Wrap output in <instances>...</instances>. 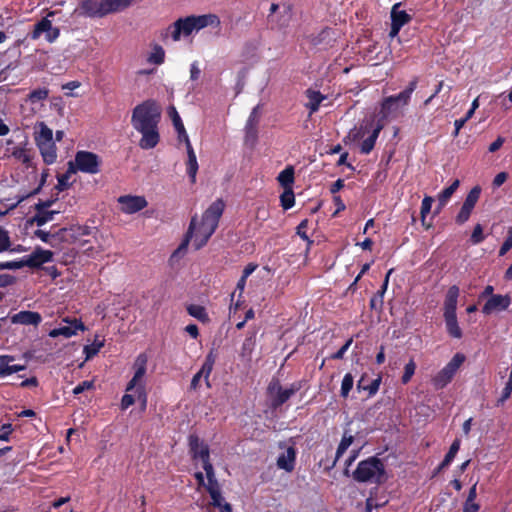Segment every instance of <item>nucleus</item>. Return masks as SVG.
<instances>
[{
    "instance_id": "f257e3e1",
    "label": "nucleus",
    "mask_w": 512,
    "mask_h": 512,
    "mask_svg": "<svg viewBox=\"0 0 512 512\" xmlns=\"http://www.w3.org/2000/svg\"><path fill=\"white\" fill-rule=\"evenodd\" d=\"M190 450L193 458L202 463V467L206 474V479L202 472H197L195 477L200 486L205 487L211 497V504L218 507L221 512H231L230 504L226 503L221 495L219 483L215 477L214 468L209 460V448L200 441L197 436L189 438Z\"/></svg>"
},
{
    "instance_id": "f03ea898",
    "label": "nucleus",
    "mask_w": 512,
    "mask_h": 512,
    "mask_svg": "<svg viewBox=\"0 0 512 512\" xmlns=\"http://www.w3.org/2000/svg\"><path fill=\"white\" fill-rule=\"evenodd\" d=\"M160 118L161 107L154 100H146L133 109L131 124L142 135L139 142L142 149H152L158 144Z\"/></svg>"
},
{
    "instance_id": "7ed1b4c3",
    "label": "nucleus",
    "mask_w": 512,
    "mask_h": 512,
    "mask_svg": "<svg viewBox=\"0 0 512 512\" xmlns=\"http://www.w3.org/2000/svg\"><path fill=\"white\" fill-rule=\"evenodd\" d=\"M224 208L225 202L222 199H216L204 211L199 222L196 217H193L189 226L186 241L182 246H186L187 241H191L195 249L203 247L215 232Z\"/></svg>"
},
{
    "instance_id": "20e7f679",
    "label": "nucleus",
    "mask_w": 512,
    "mask_h": 512,
    "mask_svg": "<svg viewBox=\"0 0 512 512\" xmlns=\"http://www.w3.org/2000/svg\"><path fill=\"white\" fill-rule=\"evenodd\" d=\"M221 24L216 14L191 15L179 18L167 28V35L177 42L183 37H189L206 27L218 28Z\"/></svg>"
},
{
    "instance_id": "39448f33",
    "label": "nucleus",
    "mask_w": 512,
    "mask_h": 512,
    "mask_svg": "<svg viewBox=\"0 0 512 512\" xmlns=\"http://www.w3.org/2000/svg\"><path fill=\"white\" fill-rule=\"evenodd\" d=\"M33 138L45 164H54L57 160V147L53 140V130L44 122L34 126Z\"/></svg>"
},
{
    "instance_id": "423d86ee",
    "label": "nucleus",
    "mask_w": 512,
    "mask_h": 512,
    "mask_svg": "<svg viewBox=\"0 0 512 512\" xmlns=\"http://www.w3.org/2000/svg\"><path fill=\"white\" fill-rule=\"evenodd\" d=\"M147 361L145 354H139L137 356L133 365L134 375L126 387L127 392L135 393L137 400L141 403L142 410H145L147 406V393L145 389Z\"/></svg>"
},
{
    "instance_id": "0eeeda50",
    "label": "nucleus",
    "mask_w": 512,
    "mask_h": 512,
    "mask_svg": "<svg viewBox=\"0 0 512 512\" xmlns=\"http://www.w3.org/2000/svg\"><path fill=\"white\" fill-rule=\"evenodd\" d=\"M383 127L384 125L380 122L375 127H373L371 122H365L358 128L352 129L348 138L353 142H357L365 138L360 145V150L363 154H368L374 148L375 142Z\"/></svg>"
},
{
    "instance_id": "6e6552de",
    "label": "nucleus",
    "mask_w": 512,
    "mask_h": 512,
    "mask_svg": "<svg viewBox=\"0 0 512 512\" xmlns=\"http://www.w3.org/2000/svg\"><path fill=\"white\" fill-rule=\"evenodd\" d=\"M353 478L358 482L380 483L384 478V465L380 459L370 457L358 464Z\"/></svg>"
},
{
    "instance_id": "1a4fd4ad",
    "label": "nucleus",
    "mask_w": 512,
    "mask_h": 512,
    "mask_svg": "<svg viewBox=\"0 0 512 512\" xmlns=\"http://www.w3.org/2000/svg\"><path fill=\"white\" fill-rule=\"evenodd\" d=\"M101 160L98 155L89 151H78L74 161L69 162V171H80L88 174H97L100 171Z\"/></svg>"
},
{
    "instance_id": "9d476101",
    "label": "nucleus",
    "mask_w": 512,
    "mask_h": 512,
    "mask_svg": "<svg viewBox=\"0 0 512 512\" xmlns=\"http://www.w3.org/2000/svg\"><path fill=\"white\" fill-rule=\"evenodd\" d=\"M465 361V356L456 353L453 358L433 377L432 383L436 389H442L448 385L454 375Z\"/></svg>"
},
{
    "instance_id": "9b49d317",
    "label": "nucleus",
    "mask_w": 512,
    "mask_h": 512,
    "mask_svg": "<svg viewBox=\"0 0 512 512\" xmlns=\"http://www.w3.org/2000/svg\"><path fill=\"white\" fill-rule=\"evenodd\" d=\"M62 323L59 327L52 329L49 332V337L57 338L63 336L64 338H70L77 335L78 331H85L86 327L83 322L76 318L65 317L62 319Z\"/></svg>"
},
{
    "instance_id": "f8f14e48",
    "label": "nucleus",
    "mask_w": 512,
    "mask_h": 512,
    "mask_svg": "<svg viewBox=\"0 0 512 512\" xmlns=\"http://www.w3.org/2000/svg\"><path fill=\"white\" fill-rule=\"evenodd\" d=\"M59 34V29L54 27L48 18H43L35 24L31 38L35 40L44 36L46 41L52 43L59 37Z\"/></svg>"
},
{
    "instance_id": "ddd939ff",
    "label": "nucleus",
    "mask_w": 512,
    "mask_h": 512,
    "mask_svg": "<svg viewBox=\"0 0 512 512\" xmlns=\"http://www.w3.org/2000/svg\"><path fill=\"white\" fill-rule=\"evenodd\" d=\"M4 157H13L17 161L29 166L31 163L30 151L26 148V144L15 145L10 139L6 140L3 149Z\"/></svg>"
},
{
    "instance_id": "4468645a",
    "label": "nucleus",
    "mask_w": 512,
    "mask_h": 512,
    "mask_svg": "<svg viewBox=\"0 0 512 512\" xmlns=\"http://www.w3.org/2000/svg\"><path fill=\"white\" fill-rule=\"evenodd\" d=\"M120 209L125 214H134L147 207L148 202L143 196L124 195L118 198Z\"/></svg>"
},
{
    "instance_id": "2eb2a0df",
    "label": "nucleus",
    "mask_w": 512,
    "mask_h": 512,
    "mask_svg": "<svg viewBox=\"0 0 512 512\" xmlns=\"http://www.w3.org/2000/svg\"><path fill=\"white\" fill-rule=\"evenodd\" d=\"M481 193V188L479 186L473 187L470 192L468 193L457 217L456 222L459 224L465 223L470 215L472 210L474 209Z\"/></svg>"
},
{
    "instance_id": "dca6fc26",
    "label": "nucleus",
    "mask_w": 512,
    "mask_h": 512,
    "mask_svg": "<svg viewBox=\"0 0 512 512\" xmlns=\"http://www.w3.org/2000/svg\"><path fill=\"white\" fill-rule=\"evenodd\" d=\"M401 4L396 3L391 9V30L389 36L395 38L400 29L411 21V16L404 10H401Z\"/></svg>"
},
{
    "instance_id": "f3484780",
    "label": "nucleus",
    "mask_w": 512,
    "mask_h": 512,
    "mask_svg": "<svg viewBox=\"0 0 512 512\" xmlns=\"http://www.w3.org/2000/svg\"><path fill=\"white\" fill-rule=\"evenodd\" d=\"M297 390L298 387L295 385L283 389L277 382L271 383L268 388L272 404L275 407L285 403Z\"/></svg>"
},
{
    "instance_id": "a211bd4d",
    "label": "nucleus",
    "mask_w": 512,
    "mask_h": 512,
    "mask_svg": "<svg viewBox=\"0 0 512 512\" xmlns=\"http://www.w3.org/2000/svg\"><path fill=\"white\" fill-rule=\"evenodd\" d=\"M75 12L87 17H103L106 15L103 0H83Z\"/></svg>"
},
{
    "instance_id": "6ab92c4d",
    "label": "nucleus",
    "mask_w": 512,
    "mask_h": 512,
    "mask_svg": "<svg viewBox=\"0 0 512 512\" xmlns=\"http://www.w3.org/2000/svg\"><path fill=\"white\" fill-rule=\"evenodd\" d=\"M511 304V298L509 295H492L488 298L485 305L482 308V312L486 315L494 312L506 310Z\"/></svg>"
},
{
    "instance_id": "aec40b11",
    "label": "nucleus",
    "mask_w": 512,
    "mask_h": 512,
    "mask_svg": "<svg viewBox=\"0 0 512 512\" xmlns=\"http://www.w3.org/2000/svg\"><path fill=\"white\" fill-rule=\"evenodd\" d=\"M268 17L271 22L277 23L280 27H285L291 19V9L288 5L272 4Z\"/></svg>"
},
{
    "instance_id": "412c9836",
    "label": "nucleus",
    "mask_w": 512,
    "mask_h": 512,
    "mask_svg": "<svg viewBox=\"0 0 512 512\" xmlns=\"http://www.w3.org/2000/svg\"><path fill=\"white\" fill-rule=\"evenodd\" d=\"M52 257L53 253L51 251L37 248L31 254L24 256L22 259L24 267H39L44 263L50 262Z\"/></svg>"
},
{
    "instance_id": "4be33fe9",
    "label": "nucleus",
    "mask_w": 512,
    "mask_h": 512,
    "mask_svg": "<svg viewBox=\"0 0 512 512\" xmlns=\"http://www.w3.org/2000/svg\"><path fill=\"white\" fill-rule=\"evenodd\" d=\"M42 318L38 312L21 311L11 317L13 324L34 325L40 324Z\"/></svg>"
},
{
    "instance_id": "5701e85b",
    "label": "nucleus",
    "mask_w": 512,
    "mask_h": 512,
    "mask_svg": "<svg viewBox=\"0 0 512 512\" xmlns=\"http://www.w3.org/2000/svg\"><path fill=\"white\" fill-rule=\"evenodd\" d=\"M14 360L15 358L10 355L0 356V377H6L25 369L24 365L12 364Z\"/></svg>"
},
{
    "instance_id": "b1692460",
    "label": "nucleus",
    "mask_w": 512,
    "mask_h": 512,
    "mask_svg": "<svg viewBox=\"0 0 512 512\" xmlns=\"http://www.w3.org/2000/svg\"><path fill=\"white\" fill-rule=\"evenodd\" d=\"M296 451L293 447H288L278 456L277 466L286 472H291L295 466Z\"/></svg>"
},
{
    "instance_id": "393cba45",
    "label": "nucleus",
    "mask_w": 512,
    "mask_h": 512,
    "mask_svg": "<svg viewBox=\"0 0 512 512\" xmlns=\"http://www.w3.org/2000/svg\"><path fill=\"white\" fill-rule=\"evenodd\" d=\"M458 296L459 288L457 286L450 287L444 303V315H456Z\"/></svg>"
},
{
    "instance_id": "a878e982",
    "label": "nucleus",
    "mask_w": 512,
    "mask_h": 512,
    "mask_svg": "<svg viewBox=\"0 0 512 512\" xmlns=\"http://www.w3.org/2000/svg\"><path fill=\"white\" fill-rule=\"evenodd\" d=\"M49 206L48 203L39 204L37 206V214L34 218V221L38 226H42L45 223L52 221L54 218V215L57 213L54 210H47L46 208Z\"/></svg>"
},
{
    "instance_id": "bb28decb",
    "label": "nucleus",
    "mask_w": 512,
    "mask_h": 512,
    "mask_svg": "<svg viewBox=\"0 0 512 512\" xmlns=\"http://www.w3.org/2000/svg\"><path fill=\"white\" fill-rule=\"evenodd\" d=\"M479 108V97L475 98L471 104V108L467 111L466 115L461 118V119H457L455 120L454 122V132H453V135L456 137L458 136L461 128L465 125V123L471 119L475 113V111Z\"/></svg>"
},
{
    "instance_id": "cd10ccee",
    "label": "nucleus",
    "mask_w": 512,
    "mask_h": 512,
    "mask_svg": "<svg viewBox=\"0 0 512 512\" xmlns=\"http://www.w3.org/2000/svg\"><path fill=\"white\" fill-rule=\"evenodd\" d=\"M106 15L120 12L132 3V0H103Z\"/></svg>"
},
{
    "instance_id": "c85d7f7f",
    "label": "nucleus",
    "mask_w": 512,
    "mask_h": 512,
    "mask_svg": "<svg viewBox=\"0 0 512 512\" xmlns=\"http://www.w3.org/2000/svg\"><path fill=\"white\" fill-rule=\"evenodd\" d=\"M308 102L306 104V107L310 110V114L315 113L320 103L325 99V96H323L319 91L316 90H307L306 92Z\"/></svg>"
},
{
    "instance_id": "c756f323",
    "label": "nucleus",
    "mask_w": 512,
    "mask_h": 512,
    "mask_svg": "<svg viewBox=\"0 0 512 512\" xmlns=\"http://www.w3.org/2000/svg\"><path fill=\"white\" fill-rule=\"evenodd\" d=\"M187 174L189 175L191 182L194 183L196 180V174L198 171V162L196 158V154L192 147H189L187 151Z\"/></svg>"
},
{
    "instance_id": "7c9ffc66",
    "label": "nucleus",
    "mask_w": 512,
    "mask_h": 512,
    "mask_svg": "<svg viewBox=\"0 0 512 512\" xmlns=\"http://www.w3.org/2000/svg\"><path fill=\"white\" fill-rule=\"evenodd\" d=\"M447 331L454 338H461L462 331L458 325L456 315H444Z\"/></svg>"
},
{
    "instance_id": "2f4dec72",
    "label": "nucleus",
    "mask_w": 512,
    "mask_h": 512,
    "mask_svg": "<svg viewBox=\"0 0 512 512\" xmlns=\"http://www.w3.org/2000/svg\"><path fill=\"white\" fill-rule=\"evenodd\" d=\"M460 185V182L459 180H454L453 183L447 187L446 189H444L439 195H438V205H439V209H441L442 207H444L448 201L450 200L451 196L453 195V193L457 190V188L459 187Z\"/></svg>"
},
{
    "instance_id": "473e14b6",
    "label": "nucleus",
    "mask_w": 512,
    "mask_h": 512,
    "mask_svg": "<svg viewBox=\"0 0 512 512\" xmlns=\"http://www.w3.org/2000/svg\"><path fill=\"white\" fill-rule=\"evenodd\" d=\"M215 360H216V356L215 354L211 351L207 356H206V359L201 367V369L199 370V373L203 376V378L205 379L206 383H207V386H210L209 384V376L212 372V369H213V366H214V363H215Z\"/></svg>"
},
{
    "instance_id": "72a5a7b5",
    "label": "nucleus",
    "mask_w": 512,
    "mask_h": 512,
    "mask_svg": "<svg viewBox=\"0 0 512 512\" xmlns=\"http://www.w3.org/2000/svg\"><path fill=\"white\" fill-rule=\"evenodd\" d=\"M279 183L285 188H292L294 182V169L292 166L285 168L277 177Z\"/></svg>"
},
{
    "instance_id": "f704fd0d",
    "label": "nucleus",
    "mask_w": 512,
    "mask_h": 512,
    "mask_svg": "<svg viewBox=\"0 0 512 512\" xmlns=\"http://www.w3.org/2000/svg\"><path fill=\"white\" fill-rule=\"evenodd\" d=\"M187 312L189 313L190 316L196 318L197 320L203 323L209 321L206 309L201 305L191 304L187 307Z\"/></svg>"
},
{
    "instance_id": "c9c22d12",
    "label": "nucleus",
    "mask_w": 512,
    "mask_h": 512,
    "mask_svg": "<svg viewBox=\"0 0 512 512\" xmlns=\"http://www.w3.org/2000/svg\"><path fill=\"white\" fill-rule=\"evenodd\" d=\"M164 59H165V51L159 45H155L153 47L152 51L150 52V54L147 58L149 63L156 64V65L162 64L164 62Z\"/></svg>"
},
{
    "instance_id": "e433bc0d",
    "label": "nucleus",
    "mask_w": 512,
    "mask_h": 512,
    "mask_svg": "<svg viewBox=\"0 0 512 512\" xmlns=\"http://www.w3.org/2000/svg\"><path fill=\"white\" fill-rule=\"evenodd\" d=\"M409 100L410 96L405 91H402L396 96H390L385 99V109L389 107L392 101H394L400 108L401 106L407 105Z\"/></svg>"
},
{
    "instance_id": "4c0bfd02",
    "label": "nucleus",
    "mask_w": 512,
    "mask_h": 512,
    "mask_svg": "<svg viewBox=\"0 0 512 512\" xmlns=\"http://www.w3.org/2000/svg\"><path fill=\"white\" fill-rule=\"evenodd\" d=\"M353 442V436L350 434L344 433L341 442L337 448L336 451V459L335 461L339 460V458L346 452V450L351 446Z\"/></svg>"
},
{
    "instance_id": "58836bf2",
    "label": "nucleus",
    "mask_w": 512,
    "mask_h": 512,
    "mask_svg": "<svg viewBox=\"0 0 512 512\" xmlns=\"http://www.w3.org/2000/svg\"><path fill=\"white\" fill-rule=\"evenodd\" d=\"M434 202V199L431 196H425L422 200L421 204V221L422 225L426 226V228H429L430 225H426L425 219L426 216L430 213L432 204Z\"/></svg>"
},
{
    "instance_id": "ea45409f",
    "label": "nucleus",
    "mask_w": 512,
    "mask_h": 512,
    "mask_svg": "<svg viewBox=\"0 0 512 512\" xmlns=\"http://www.w3.org/2000/svg\"><path fill=\"white\" fill-rule=\"evenodd\" d=\"M380 383H381V378L378 377L376 379H374L371 384H369L368 386L364 385V377H362L359 381H358V385H357V388L359 390H367L369 392V395H374L377 393V391L379 390V386H380Z\"/></svg>"
},
{
    "instance_id": "a19ab883",
    "label": "nucleus",
    "mask_w": 512,
    "mask_h": 512,
    "mask_svg": "<svg viewBox=\"0 0 512 512\" xmlns=\"http://www.w3.org/2000/svg\"><path fill=\"white\" fill-rule=\"evenodd\" d=\"M460 449V441L458 439H456L452 445L450 446V449L448 451V453L446 454L443 462L441 463V468H444L446 466H448L452 461L453 459L455 458L456 454L458 453Z\"/></svg>"
},
{
    "instance_id": "79ce46f5",
    "label": "nucleus",
    "mask_w": 512,
    "mask_h": 512,
    "mask_svg": "<svg viewBox=\"0 0 512 512\" xmlns=\"http://www.w3.org/2000/svg\"><path fill=\"white\" fill-rule=\"evenodd\" d=\"M282 207L287 210L293 207L295 203L294 193L292 188L285 189L280 197Z\"/></svg>"
},
{
    "instance_id": "37998d69",
    "label": "nucleus",
    "mask_w": 512,
    "mask_h": 512,
    "mask_svg": "<svg viewBox=\"0 0 512 512\" xmlns=\"http://www.w3.org/2000/svg\"><path fill=\"white\" fill-rule=\"evenodd\" d=\"M103 346L104 342L97 339H95V341L92 344L84 346L83 351L86 355V360L95 356Z\"/></svg>"
},
{
    "instance_id": "c03bdc74",
    "label": "nucleus",
    "mask_w": 512,
    "mask_h": 512,
    "mask_svg": "<svg viewBox=\"0 0 512 512\" xmlns=\"http://www.w3.org/2000/svg\"><path fill=\"white\" fill-rule=\"evenodd\" d=\"M49 95V90L47 88H39L34 91H32L27 98V101L31 102L32 104L45 100Z\"/></svg>"
},
{
    "instance_id": "a18cd8bd",
    "label": "nucleus",
    "mask_w": 512,
    "mask_h": 512,
    "mask_svg": "<svg viewBox=\"0 0 512 512\" xmlns=\"http://www.w3.org/2000/svg\"><path fill=\"white\" fill-rule=\"evenodd\" d=\"M354 385V378L352 374L347 373L342 380L341 383V396L346 398L349 395V392L353 388Z\"/></svg>"
},
{
    "instance_id": "49530a36",
    "label": "nucleus",
    "mask_w": 512,
    "mask_h": 512,
    "mask_svg": "<svg viewBox=\"0 0 512 512\" xmlns=\"http://www.w3.org/2000/svg\"><path fill=\"white\" fill-rule=\"evenodd\" d=\"M415 370L416 363L414 362L413 359H410V361L404 366V373L401 378L403 384H407L411 380L412 376L415 373Z\"/></svg>"
},
{
    "instance_id": "de8ad7c7",
    "label": "nucleus",
    "mask_w": 512,
    "mask_h": 512,
    "mask_svg": "<svg viewBox=\"0 0 512 512\" xmlns=\"http://www.w3.org/2000/svg\"><path fill=\"white\" fill-rule=\"evenodd\" d=\"M260 115H261L260 106L257 105L252 109V111L247 119L245 127L257 128V125H258L259 119H260Z\"/></svg>"
},
{
    "instance_id": "09e8293b",
    "label": "nucleus",
    "mask_w": 512,
    "mask_h": 512,
    "mask_svg": "<svg viewBox=\"0 0 512 512\" xmlns=\"http://www.w3.org/2000/svg\"><path fill=\"white\" fill-rule=\"evenodd\" d=\"M399 109V106L392 101L387 109H385V100L381 105L380 116L382 120H385L394 115Z\"/></svg>"
},
{
    "instance_id": "8fccbe9b",
    "label": "nucleus",
    "mask_w": 512,
    "mask_h": 512,
    "mask_svg": "<svg viewBox=\"0 0 512 512\" xmlns=\"http://www.w3.org/2000/svg\"><path fill=\"white\" fill-rule=\"evenodd\" d=\"M168 115L173 122L175 130H183V127H184L183 122L174 106H171L168 108Z\"/></svg>"
},
{
    "instance_id": "3c124183",
    "label": "nucleus",
    "mask_w": 512,
    "mask_h": 512,
    "mask_svg": "<svg viewBox=\"0 0 512 512\" xmlns=\"http://www.w3.org/2000/svg\"><path fill=\"white\" fill-rule=\"evenodd\" d=\"M332 31L330 29H324L322 30L318 36H312L311 37V42L314 44V45H318V44H322L324 42H329L330 38H331V35H332Z\"/></svg>"
},
{
    "instance_id": "603ef678",
    "label": "nucleus",
    "mask_w": 512,
    "mask_h": 512,
    "mask_svg": "<svg viewBox=\"0 0 512 512\" xmlns=\"http://www.w3.org/2000/svg\"><path fill=\"white\" fill-rule=\"evenodd\" d=\"M10 249V237L7 230L0 227V253Z\"/></svg>"
},
{
    "instance_id": "864d4df0",
    "label": "nucleus",
    "mask_w": 512,
    "mask_h": 512,
    "mask_svg": "<svg viewBox=\"0 0 512 512\" xmlns=\"http://www.w3.org/2000/svg\"><path fill=\"white\" fill-rule=\"evenodd\" d=\"M470 240L473 244H479L484 240L483 228L480 224L474 227Z\"/></svg>"
},
{
    "instance_id": "5fc2aeb1",
    "label": "nucleus",
    "mask_w": 512,
    "mask_h": 512,
    "mask_svg": "<svg viewBox=\"0 0 512 512\" xmlns=\"http://www.w3.org/2000/svg\"><path fill=\"white\" fill-rule=\"evenodd\" d=\"M512 393V383L507 381L505 387L502 390L500 398L497 400V405L501 406L505 403V401L510 397Z\"/></svg>"
},
{
    "instance_id": "6e6d98bb",
    "label": "nucleus",
    "mask_w": 512,
    "mask_h": 512,
    "mask_svg": "<svg viewBox=\"0 0 512 512\" xmlns=\"http://www.w3.org/2000/svg\"><path fill=\"white\" fill-rule=\"evenodd\" d=\"M23 267H24L23 259L18 260V261H7V262L0 263V270H5V269L16 270V269H20Z\"/></svg>"
},
{
    "instance_id": "4d7b16f0",
    "label": "nucleus",
    "mask_w": 512,
    "mask_h": 512,
    "mask_svg": "<svg viewBox=\"0 0 512 512\" xmlns=\"http://www.w3.org/2000/svg\"><path fill=\"white\" fill-rule=\"evenodd\" d=\"M94 387V382L93 381H83L81 382L80 384H78L74 389H73V394L74 395H78V394H81L82 392L86 391V390H90Z\"/></svg>"
},
{
    "instance_id": "13d9d810",
    "label": "nucleus",
    "mask_w": 512,
    "mask_h": 512,
    "mask_svg": "<svg viewBox=\"0 0 512 512\" xmlns=\"http://www.w3.org/2000/svg\"><path fill=\"white\" fill-rule=\"evenodd\" d=\"M254 344L255 341L253 336L246 338L242 346L243 355H250L253 350Z\"/></svg>"
},
{
    "instance_id": "bf43d9fd",
    "label": "nucleus",
    "mask_w": 512,
    "mask_h": 512,
    "mask_svg": "<svg viewBox=\"0 0 512 512\" xmlns=\"http://www.w3.org/2000/svg\"><path fill=\"white\" fill-rule=\"evenodd\" d=\"M201 69L199 67V63L194 61L190 65V80L196 81L200 77Z\"/></svg>"
},
{
    "instance_id": "052dcab7",
    "label": "nucleus",
    "mask_w": 512,
    "mask_h": 512,
    "mask_svg": "<svg viewBox=\"0 0 512 512\" xmlns=\"http://www.w3.org/2000/svg\"><path fill=\"white\" fill-rule=\"evenodd\" d=\"M135 398H137V396L135 395L134 392H133V394H125L122 397L121 408L125 410L128 407H130L131 405H133L135 402Z\"/></svg>"
},
{
    "instance_id": "680f3d73",
    "label": "nucleus",
    "mask_w": 512,
    "mask_h": 512,
    "mask_svg": "<svg viewBox=\"0 0 512 512\" xmlns=\"http://www.w3.org/2000/svg\"><path fill=\"white\" fill-rule=\"evenodd\" d=\"M245 132H246V136H245L246 141L254 144L257 139V128L245 127Z\"/></svg>"
},
{
    "instance_id": "e2e57ef3",
    "label": "nucleus",
    "mask_w": 512,
    "mask_h": 512,
    "mask_svg": "<svg viewBox=\"0 0 512 512\" xmlns=\"http://www.w3.org/2000/svg\"><path fill=\"white\" fill-rule=\"evenodd\" d=\"M12 430L13 429H12L11 424H4L0 428V440L7 441L9 439V435L11 434Z\"/></svg>"
},
{
    "instance_id": "0e129e2a",
    "label": "nucleus",
    "mask_w": 512,
    "mask_h": 512,
    "mask_svg": "<svg viewBox=\"0 0 512 512\" xmlns=\"http://www.w3.org/2000/svg\"><path fill=\"white\" fill-rule=\"evenodd\" d=\"M512 248V235H509L504 243L502 244L499 255L503 256L505 255L510 249Z\"/></svg>"
},
{
    "instance_id": "69168bd1",
    "label": "nucleus",
    "mask_w": 512,
    "mask_h": 512,
    "mask_svg": "<svg viewBox=\"0 0 512 512\" xmlns=\"http://www.w3.org/2000/svg\"><path fill=\"white\" fill-rule=\"evenodd\" d=\"M508 178V174L506 172L498 173L493 179V186L500 187Z\"/></svg>"
},
{
    "instance_id": "338daca9",
    "label": "nucleus",
    "mask_w": 512,
    "mask_h": 512,
    "mask_svg": "<svg viewBox=\"0 0 512 512\" xmlns=\"http://www.w3.org/2000/svg\"><path fill=\"white\" fill-rule=\"evenodd\" d=\"M479 505L475 501L466 500L463 506V512H477Z\"/></svg>"
},
{
    "instance_id": "774afa93",
    "label": "nucleus",
    "mask_w": 512,
    "mask_h": 512,
    "mask_svg": "<svg viewBox=\"0 0 512 512\" xmlns=\"http://www.w3.org/2000/svg\"><path fill=\"white\" fill-rule=\"evenodd\" d=\"M504 141V138L499 136L494 142L490 144L488 148L489 152L493 153L499 150L502 147Z\"/></svg>"
}]
</instances>
